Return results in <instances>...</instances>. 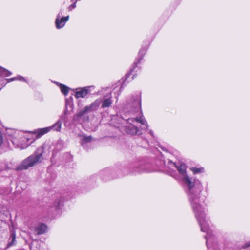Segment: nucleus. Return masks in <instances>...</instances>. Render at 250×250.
Instances as JSON below:
<instances>
[{"label": "nucleus", "instance_id": "nucleus-1", "mask_svg": "<svg viewBox=\"0 0 250 250\" xmlns=\"http://www.w3.org/2000/svg\"><path fill=\"white\" fill-rule=\"evenodd\" d=\"M168 165L170 168L175 167L179 173V175H177L175 172H172L170 173V175L177 180H182L185 184L186 195L200 226L201 230L207 233L205 238L208 246V236L209 229L206 220L205 208L202 204L200 199L201 193L203 189L202 183L198 179L191 181L187 174L186 166L185 164L175 163L170 161Z\"/></svg>", "mask_w": 250, "mask_h": 250}, {"label": "nucleus", "instance_id": "nucleus-2", "mask_svg": "<svg viewBox=\"0 0 250 250\" xmlns=\"http://www.w3.org/2000/svg\"><path fill=\"white\" fill-rule=\"evenodd\" d=\"M38 149L33 154L23 160L16 167V170H26L40 163L42 159V152H38Z\"/></svg>", "mask_w": 250, "mask_h": 250}, {"label": "nucleus", "instance_id": "nucleus-3", "mask_svg": "<svg viewBox=\"0 0 250 250\" xmlns=\"http://www.w3.org/2000/svg\"><path fill=\"white\" fill-rule=\"evenodd\" d=\"M10 140L15 147L21 149H25L29 145V139L22 131H15Z\"/></svg>", "mask_w": 250, "mask_h": 250}, {"label": "nucleus", "instance_id": "nucleus-4", "mask_svg": "<svg viewBox=\"0 0 250 250\" xmlns=\"http://www.w3.org/2000/svg\"><path fill=\"white\" fill-rule=\"evenodd\" d=\"M125 108L129 112L135 113L141 109V95L140 94L132 96L127 102Z\"/></svg>", "mask_w": 250, "mask_h": 250}, {"label": "nucleus", "instance_id": "nucleus-5", "mask_svg": "<svg viewBox=\"0 0 250 250\" xmlns=\"http://www.w3.org/2000/svg\"><path fill=\"white\" fill-rule=\"evenodd\" d=\"M94 105L95 103H93L90 106H85L83 109L80 111L77 115L74 116V120L77 121L82 120L83 122L88 121L89 117L87 115V114L93 110Z\"/></svg>", "mask_w": 250, "mask_h": 250}, {"label": "nucleus", "instance_id": "nucleus-6", "mask_svg": "<svg viewBox=\"0 0 250 250\" xmlns=\"http://www.w3.org/2000/svg\"><path fill=\"white\" fill-rule=\"evenodd\" d=\"M144 172H149L146 168L145 165L142 162L132 163L129 167V173L136 174Z\"/></svg>", "mask_w": 250, "mask_h": 250}, {"label": "nucleus", "instance_id": "nucleus-7", "mask_svg": "<svg viewBox=\"0 0 250 250\" xmlns=\"http://www.w3.org/2000/svg\"><path fill=\"white\" fill-rule=\"evenodd\" d=\"M62 14V10H61L56 17V19L55 20V25L57 29H61L62 28L69 19V16L62 17L61 16Z\"/></svg>", "mask_w": 250, "mask_h": 250}, {"label": "nucleus", "instance_id": "nucleus-8", "mask_svg": "<svg viewBox=\"0 0 250 250\" xmlns=\"http://www.w3.org/2000/svg\"><path fill=\"white\" fill-rule=\"evenodd\" d=\"M146 50L147 48L146 47H143L140 49L138 53V58L135 60L134 62V66L130 70V72L127 74V77H129L134 71L137 72V70H135V69L137 68V65L140 63V61L142 59L146 51Z\"/></svg>", "mask_w": 250, "mask_h": 250}, {"label": "nucleus", "instance_id": "nucleus-9", "mask_svg": "<svg viewBox=\"0 0 250 250\" xmlns=\"http://www.w3.org/2000/svg\"><path fill=\"white\" fill-rule=\"evenodd\" d=\"M79 137L80 138L81 145L83 148L86 149L87 147L90 145L92 140V137L91 136H86L85 135H80Z\"/></svg>", "mask_w": 250, "mask_h": 250}, {"label": "nucleus", "instance_id": "nucleus-10", "mask_svg": "<svg viewBox=\"0 0 250 250\" xmlns=\"http://www.w3.org/2000/svg\"><path fill=\"white\" fill-rule=\"evenodd\" d=\"M131 124H132L126 127V132L131 135H140L142 134V131L138 127Z\"/></svg>", "mask_w": 250, "mask_h": 250}, {"label": "nucleus", "instance_id": "nucleus-11", "mask_svg": "<svg viewBox=\"0 0 250 250\" xmlns=\"http://www.w3.org/2000/svg\"><path fill=\"white\" fill-rule=\"evenodd\" d=\"M135 121L140 123V124H141L142 125H145L146 126V129H147L148 127V125L147 123V122L146 121V120L145 119V118L144 117V116H141V117H137L135 119L134 118H131V119H128L127 120V122H128V123H129V124H132V123H133Z\"/></svg>", "mask_w": 250, "mask_h": 250}, {"label": "nucleus", "instance_id": "nucleus-12", "mask_svg": "<svg viewBox=\"0 0 250 250\" xmlns=\"http://www.w3.org/2000/svg\"><path fill=\"white\" fill-rule=\"evenodd\" d=\"M90 87H85L80 89V90L77 91L75 92V96L77 99L80 98H84L89 92Z\"/></svg>", "mask_w": 250, "mask_h": 250}, {"label": "nucleus", "instance_id": "nucleus-13", "mask_svg": "<svg viewBox=\"0 0 250 250\" xmlns=\"http://www.w3.org/2000/svg\"><path fill=\"white\" fill-rule=\"evenodd\" d=\"M111 98L112 96L111 93H110V94L108 96L104 97V99L103 101V104L101 107L104 108L106 107H109V106H110L112 103Z\"/></svg>", "mask_w": 250, "mask_h": 250}, {"label": "nucleus", "instance_id": "nucleus-14", "mask_svg": "<svg viewBox=\"0 0 250 250\" xmlns=\"http://www.w3.org/2000/svg\"><path fill=\"white\" fill-rule=\"evenodd\" d=\"M47 230V226L43 224H40L36 229V232L37 234L41 235L44 233Z\"/></svg>", "mask_w": 250, "mask_h": 250}, {"label": "nucleus", "instance_id": "nucleus-15", "mask_svg": "<svg viewBox=\"0 0 250 250\" xmlns=\"http://www.w3.org/2000/svg\"><path fill=\"white\" fill-rule=\"evenodd\" d=\"M51 130V127L49 126L47 127L39 129L36 131L35 133H37V136L38 137H40L42 135L49 132Z\"/></svg>", "mask_w": 250, "mask_h": 250}, {"label": "nucleus", "instance_id": "nucleus-16", "mask_svg": "<svg viewBox=\"0 0 250 250\" xmlns=\"http://www.w3.org/2000/svg\"><path fill=\"white\" fill-rule=\"evenodd\" d=\"M16 244V234L15 232H12L10 237V241L7 244V247H10Z\"/></svg>", "mask_w": 250, "mask_h": 250}, {"label": "nucleus", "instance_id": "nucleus-17", "mask_svg": "<svg viewBox=\"0 0 250 250\" xmlns=\"http://www.w3.org/2000/svg\"><path fill=\"white\" fill-rule=\"evenodd\" d=\"M56 83L58 85H59L60 86V89L61 90V92L64 95H67L68 92H69V88L63 85V84H61V83H59L58 82H56Z\"/></svg>", "mask_w": 250, "mask_h": 250}, {"label": "nucleus", "instance_id": "nucleus-18", "mask_svg": "<svg viewBox=\"0 0 250 250\" xmlns=\"http://www.w3.org/2000/svg\"><path fill=\"white\" fill-rule=\"evenodd\" d=\"M61 126L62 122L60 120H58L55 124L50 127H51V129H53L56 131H60L61 129Z\"/></svg>", "mask_w": 250, "mask_h": 250}, {"label": "nucleus", "instance_id": "nucleus-19", "mask_svg": "<svg viewBox=\"0 0 250 250\" xmlns=\"http://www.w3.org/2000/svg\"><path fill=\"white\" fill-rule=\"evenodd\" d=\"M12 74V73L8 71V70L0 67V75L3 76L4 77H8L10 76Z\"/></svg>", "mask_w": 250, "mask_h": 250}, {"label": "nucleus", "instance_id": "nucleus-20", "mask_svg": "<svg viewBox=\"0 0 250 250\" xmlns=\"http://www.w3.org/2000/svg\"><path fill=\"white\" fill-rule=\"evenodd\" d=\"M63 200L62 199L57 200L54 203V208L55 209H59L60 208L62 205Z\"/></svg>", "mask_w": 250, "mask_h": 250}, {"label": "nucleus", "instance_id": "nucleus-21", "mask_svg": "<svg viewBox=\"0 0 250 250\" xmlns=\"http://www.w3.org/2000/svg\"><path fill=\"white\" fill-rule=\"evenodd\" d=\"M190 169L192 170V171L193 172L194 174H197L200 172H202L204 171V168L201 167V168H195V167H191Z\"/></svg>", "mask_w": 250, "mask_h": 250}, {"label": "nucleus", "instance_id": "nucleus-22", "mask_svg": "<svg viewBox=\"0 0 250 250\" xmlns=\"http://www.w3.org/2000/svg\"><path fill=\"white\" fill-rule=\"evenodd\" d=\"M68 106H69L70 107L71 106V101H70L68 100H65V108H66L65 112L67 111V108Z\"/></svg>", "mask_w": 250, "mask_h": 250}, {"label": "nucleus", "instance_id": "nucleus-23", "mask_svg": "<svg viewBox=\"0 0 250 250\" xmlns=\"http://www.w3.org/2000/svg\"><path fill=\"white\" fill-rule=\"evenodd\" d=\"M74 2L72 4H71L69 7H68V9L69 11L72 10V9H74L76 7V4L77 1H73Z\"/></svg>", "mask_w": 250, "mask_h": 250}, {"label": "nucleus", "instance_id": "nucleus-24", "mask_svg": "<svg viewBox=\"0 0 250 250\" xmlns=\"http://www.w3.org/2000/svg\"><path fill=\"white\" fill-rule=\"evenodd\" d=\"M17 80H19V81H23V82H25L26 83H28V82L27 81L26 79L25 78L21 76H18L17 77Z\"/></svg>", "mask_w": 250, "mask_h": 250}, {"label": "nucleus", "instance_id": "nucleus-25", "mask_svg": "<svg viewBox=\"0 0 250 250\" xmlns=\"http://www.w3.org/2000/svg\"><path fill=\"white\" fill-rule=\"evenodd\" d=\"M15 80H17V77H13V78L7 79V81L8 82H12V81H15Z\"/></svg>", "mask_w": 250, "mask_h": 250}, {"label": "nucleus", "instance_id": "nucleus-26", "mask_svg": "<svg viewBox=\"0 0 250 250\" xmlns=\"http://www.w3.org/2000/svg\"><path fill=\"white\" fill-rule=\"evenodd\" d=\"M3 142V137L1 132H0V146L2 144Z\"/></svg>", "mask_w": 250, "mask_h": 250}, {"label": "nucleus", "instance_id": "nucleus-27", "mask_svg": "<svg viewBox=\"0 0 250 250\" xmlns=\"http://www.w3.org/2000/svg\"><path fill=\"white\" fill-rule=\"evenodd\" d=\"M245 246L246 247H250V242L247 243Z\"/></svg>", "mask_w": 250, "mask_h": 250}, {"label": "nucleus", "instance_id": "nucleus-28", "mask_svg": "<svg viewBox=\"0 0 250 250\" xmlns=\"http://www.w3.org/2000/svg\"><path fill=\"white\" fill-rule=\"evenodd\" d=\"M149 133L152 136H153V131L152 130H149Z\"/></svg>", "mask_w": 250, "mask_h": 250}, {"label": "nucleus", "instance_id": "nucleus-29", "mask_svg": "<svg viewBox=\"0 0 250 250\" xmlns=\"http://www.w3.org/2000/svg\"><path fill=\"white\" fill-rule=\"evenodd\" d=\"M134 76H135V74H133V77H132V79H133Z\"/></svg>", "mask_w": 250, "mask_h": 250}]
</instances>
